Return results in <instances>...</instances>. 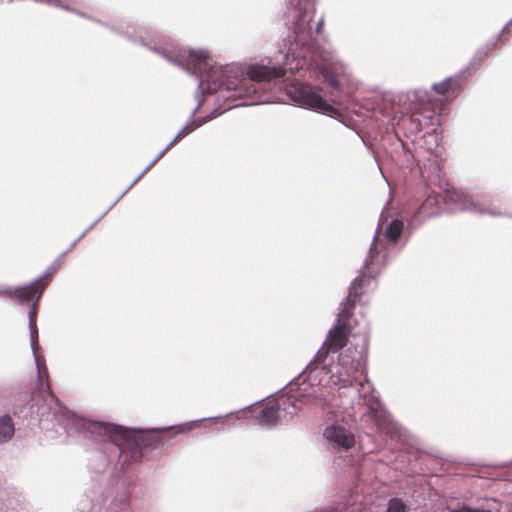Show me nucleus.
I'll return each mask as SVG.
<instances>
[{"label":"nucleus","instance_id":"nucleus-31","mask_svg":"<svg viewBox=\"0 0 512 512\" xmlns=\"http://www.w3.org/2000/svg\"><path fill=\"white\" fill-rule=\"evenodd\" d=\"M99 221H100V218H97V219L94 221V224H97Z\"/></svg>","mask_w":512,"mask_h":512},{"label":"nucleus","instance_id":"nucleus-20","mask_svg":"<svg viewBox=\"0 0 512 512\" xmlns=\"http://www.w3.org/2000/svg\"><path fill=\"white\" fill-rule=\"evenodd\" d=\"M56 270H57V266H52V265H51V266H49V267H48V269H47V271H46V273H45L44 275L40 276L39 278H37L36 280H34L32 283H35V286H36V287H38V286H44V285L41 283V282H42V280H43L45 277H47V276H49V275L53 274Z\"/></svg>","mask_w":512,"mask_h":512},{"label":"nucleus","instance_id":"nucleus-24","mask_svg":"<svg viewBox=\"0 0 512 512\" xmlns=\"http://www.w3.org/2000/svg\"><path fill=\"white\" fill-rule=\"evenodd\" d=\"M327 82L333 87V88H338V81L337 79L334 77V76H331V75H328V76H325Z\"/></svg>","mask_w":512,"mask_h":512},{"label":"nucleus","instance_id":"nucleus-15","mask_svg":"<svg viewBox=\"0 0 512 512\" xmlns=\"http://www.w3.org/2000/svg\"><path fill=\"white\" fill-rule=\"evenodd\" d=\"M14 423L10 416L4 415L0 417V444L10 440L14 435Z\"/></svg>","mask_w":512,"mask_h":512},{"label":"nucleus","instance_id":"nucleus-32","mask_svg":"<svg viewBox=\"0 0 512 512\" xmlns=\"http://www.w3.org/2000/svg\"><path fill=\"white\" fill-rule=\"evenodd\" d=\"M99 221H100V218H97V219L94 221V224H97Z\"/></svg>","mask_w":512,"mask_h":512},{"label":"nucleus","instance_id":"nucleus-13","mask_svg":"<svg viewBox=\"0 0 512 512\" xmlns=\"http://www.w3.org/2000/svg\"><path fill=\"white\" fill-rule=\"evenodd\" d=\"M228 69H220V72L223 74L217 78V80L214 79V69H212L206 76L205 81L207 82V93H213L217 92L218 90H222L224 87L227 91H234V86H239V82L233 83V82H226L224 79V74L227 73Z\"/></svg>","mask_w":512,"mask_h":512},{"label":"nucleus","instance_id":"nucleus-7","mask_svg":"<svg viewBox=\"0 0 512 512\" xmlns=\"http://www.w3.org/2000/svg\"><path fill=\"white\" fill-rule=\"evenodd\" d=\"M287 95L299 107L330 116L336 112L334 107L324 100L320 94V89L317 87L303 83H294L287 88Z\"/></svg>","mask_w":512,"mask_h":512},{"label":"nucleus","instance_id":"nucleus-12","mask_svg":"<svg viewBox=\"0 0 512 512\" xmlns=\"http://www.w3.org/2000/svg\"><path fill=\"white\" fill-rule=\"evenodd\" d=\"M367 409L372 410V416L375 418L376 427L380 432L386 435H390L391 437L400 434L399 425L394 422L390 416L382 415L378 411L374 410L370 405L367 407Z\"/></svg>","mask_w":512,"mask_h":512},{"label":"nucleus","instance_id":"nucleus-10","mask_svg":"<svg viewBox=\"0 0 512 512\" xmlns=\"http://www.w3.org/2000/svg\"><path fill=\"white\" fill-rule=\"evenodd\" d=\"M198 78V88L196 93V100H197V106L192 111L188 123L178 132V134L174 137V139L171 141L172 144H174L181 136L187 135L191 133L194 129L202 126L203 124L207 123L208 121L216 118L217 116H220L223 111L219 110L218 108H215L210 114H208L205 117L199 118L196 120L194 118L195 114L197 113L198 109L201 107V105L204 102L203 97V84L204 81L202 80L201 76H197Z\"/></svg>","mask_w":512,"mask_h":512},{"label":"nucleus","instance_id":"nucleus-30","mask_svg":"<svg viewBox=\"0 0 512 512\" xmlns=\"http://www.w3.org/2000/svg\"><path fill=\"white\" fill-rule=\"evenodd\" d=\"M99 221H100V218H97V219L94 221V224H97Z\"/></svg>","mask_w":512,"mask_h":512},{"label":"nucleus","instance_id":"nucleus-1","mask_svg":"<svg viewBox=\"0 0 512 512\" xmlns=\"http://www.w3.org/2000/svg\"><path fill=\"white\" fill-rule=\"evenodd\" d=\"M366 357V338H364L363 345L360 350L352 351L348 348L345 354L339 356V362L332 367L324 363H318L317 371L308 375L309 385L312 387L321 382L319 376L321 374H330L331 385L338 386L340 389L339 397L341 398V405L344 409L354 408L355 406L364 404L366 402V392H369L371 385L368 381H357L354 374L360 369L365 362ZM303 374H309L305 370L297 377L292 379L284 388L287 389V394L296 392L292 397L298 401L302 397L312 396L307 387L306 379L301 383Z\"/></svg>","mask_w":512,"mask_h":512},{"label":"nucleus","instance_id":"nucleus-21","mask_svg":"<svg viewBox=\"0 0 512 512\" xmlns=\"http://www.w3.org/2000/svg\"><path fill=\"white\" fill-rule=\"evenodd\" d=\"M56 270H57V266H52V265H51V266H49V267H48V269H47V271H46V273H45L44 275L40 276L39 278H37L36 280H34L32 283H35V286H36V287H38V286H44V285L41 283V282H42V280H43L45 277H47V276H49V275L53 274Z\"/></svg>","mask_w":512,"mask_h":512},{"label":"nucleus","instance_id":"nucleus-27","mask_svg":"<svg viewBox=\"0 0 512 512\" xmlns=\"http://www.w3.org/2000/svg\"><path fill=\"white\" fill-rule=\"evenodd\" d=\"M509 27H512V19L502 28L501 33H503Z\"/></svg>","mask_w":512,"mask_h":512},{"label":"nucleus","instance_id":"nucleus-23","mask_svg":"<svg viewBox=\"0 0 512 512\" xmlns=\"http://www.w3.org/2000/svg\"><path fill=\"white\" fill-rule=\"evenodd\" d=\"M92 227V225L90 227H88L84 232H82V234L77 238L75 239L69 246V248L64 251L61 255L65 256L66 253L70 252L74 247L75 245L77 244L78 241H80L86 234V232Z\"/></svg>","mask_w":512,"mask_h":512},{"label":"nucleus","instance_id":"nucleus-22","mask_svg":"<svg viewBox=\"0 0 512 512\" xmlns=\"http://www.w3.org/2000/svg\"><path fill=\"white\" fill-rule=\"evenodd\" d=\"M451 512H490V510L484 508H472L470 506H462L461 508L451 510Z\"/></svg>","mask_w":512,"mask_h":512},{"label":"nucleus","instance_id":"nucleus-26","mask_svg":"<svg viewBox=\"0 0 512 512\" xmlns=\"http://www.w3.org/2000/svg\"><path fill=\"white\" fill-rule=\"evenodd\" d=\"M323 25V18H320L316 24V32H320Z\"/></svg>","mask_w":512,"mask_h":512},{"label":"nucleus","instance_id":"nucleus-17","mask_svg":"<svg viewBox=\"0 0 512 512\" xmlns=\"http://www.w3.org/2000/svg\"><path fill=\"white\" fill-rule=\"evenodd\" d=\"M172 143L170 142L163 150H161L157 156L147 165V167L136 177V179L130 184L128 187L131 188L156 162H158L163 155L172 147Z\"/></svg>","mask_w":512,"mask_h":512},{"label":"nucleus","instance_id":"nucleus-16","mask_svg":"<svg viewBox=\"0 0 512 512\" xmlns=\"http://www.w3.org/2000/svg\"><path fill=\"white\" fill-rule=\"evenodd\" d=\"M403 221L394 219L390 222L389 226L385 229V235L389 241L395 243L399 239L403 231Z\"/></svg>","mask_w":512,"mask_h":512},{"label":"nucleus","instance_id":"nucleus-2","mask_svg":"<svg viewBox=\"0 0 512 512\" xmlns=\"http://www.w3.org/2000/svg\"><path fill=\"white\" fill-rule=\"evenodd\" d=\"M55 421L67 434H83L105 447V454L108 458L121 457L127 451L131 456L139 455L141 447L139 438L142 430L128 429L123 426L113 425L105 422L90 421L82 418L66 407L57 403L54 411Z\"/></svg>","mask_w":512,"mask_h":512},{"label":"nucleus","instance_id":"nucleus-11","mask_svg":"<svg viewBox=\"0 0 512 512\" xmlns=\"http://www.w3.org/2000/svg\"><path fill=\"white\" fill-rule=\"evenodd\" d=\"M324 438L334 450H349L355 444L354 434L347 428L338 424H331L324 430Z\"/></svg>","mask_w":512,"mask_h":512},{"label":"nucleus","instance_id":"nucleus-19","mask_svg":"<svg viewBox=\"0 0 512 512\" xmlns=\"http://www.w3.org/2000/svg\"><path fill=\"white\" fill-rule=\"evenodd\" d=\"M452 78L448 77L439 83H434L432 89L441 95H445L451 88Z\"/></svg>","mask_w":512,"mask_h":512},{"label":"nucleus","instance_id":"nucleus-28","mask_svg":"<svg viewBox=\"0 0 512 512\" xmlns=\"http://www.w3.org/2000/svg\"><path fill=\"white\" fill-rule=\"evenodd\" d=\"M47 390H48L49 394H51V395H52L51 390H50L49 383H47Z\"/></svg>","mask_w":512,"mask_h":512},{"label":"nucleus","instance_id":"nucleus-25","mask_svg":"<svg viewBox=\"0 0 512 512\" xmlns=\"http://www.w3.org/2000/svg\"><path fill=\"white\" fill-rule=\"evenodd\" d=\"M63 258L64 256L63 255H60L53 263H52V266H57V269L60 267V265L62 264V261H63Z\"/></svg>","mask_w":512,"mask_h":512},{"label":"nucleus","instance_id":"nucleus-9","mask_svg":"<svg viewBox=\"0 0 512 512\" xmlns=\"http://www.w3.org/2000/svg\"><path fill=\"white\" fill-rule=\"evenodd\" d=\"M161 55L168 62L178 66L179 68L190 72V66H193L194 70L201 71L208 65L207 60L209 53L205 49H194L188 51V59L184 58V55L177 53V55H170L166 51H162Z\"/></svg>","mask_w":512,"mask_h":512},{"label":"nucleus","instance_id":"nucleus-5","mask_svg":"<svg viewBox=\"0 0 512 512\" xmlns=\"http://www.w3.org/2000/svg\"><path fill=\"white\" fill-rule=\"evenodd\" d=\"M442 202L445 204V209L450 212L469 211L481 215L488 213L493 216L501 214L496 210L484 208L482 204L475 202L462 192L447 190L443 195L427 196L415 213V216L430 217L440 214L444 209L441 206Z\"/></svg>","mask_w":512,"mask_h":512},{"label":"nucleus","instance_id":"nucleus-8","mask_svg":"<svg viewBox=\"0 0 512 512\" xmlns=\"http://www.w3.org/2000/svg\"><path fill=\"white\" fill-rule=\"evenodd\" d=\"M285 69L281 66H267L251 64L246 69L248 79L239 81V86H234V97H248L256 92V89L250 83L270 82L271 80L284 76Z\"/></svg>","mask_w":512,"mask_h":512},{"label":"nucleus","instance_id":"nucleus-3","mask_svg":"<svg viewBox=\"0 0 512 512\" xmlns=\"http://www.w3.org/2000/svg\"><path fill=\"white\" fill-rule=\"evenodd\" d=\"M378 253V234L376 233L370 245L368 256L364 261L363 269L360 275L351 283L348 296L346 301L341 304L334 326L328 331L323 346L306 365L305 372H309L310 376L317 371L318 363H324V361H326L329 352H338L346 345L347 332L349 331L347 318L355 307V299L362 294V288L367 282H371L373 278L371 265L373 264L374 257Z\"/></svg>","mask_w":512,"mask_h":512},{"label":"nucleus","instance_id":"nucleus-6","mask_svg":"<svg viewBox=\"0 0 512 512\" xmlns=\"http://www.w3.org/2000/svg\"><path fill=\"white\" fill-rule=\"evenodd\" d=\"M44 289L45 286L36 287L35 283H30L23 287L15 288L13 291L11 288L0 290V292L9 295H12V293L14 292L15 297L19 300L21 304H28L30 301H32L31 308L29 311L30 346L36 363L38 377L41 376V371L39 368L38 358L36 356V352L39 348L38 329L36 326V306Z\"/></svg>","mask_w":512,"mask_h":512},{"label":"nucleus","instance_id":"nucleus-4","mask_svg":"<svg viewBox=\"0 0 512 512\" xmlns=\"http://www.w3.org/2000/svg\"><path fill=\"white\" fill-rule=\"evenodd\" d=\"M315 13L314 0H286L284 22L288 30L283 40L285 65H307L306 56L312 47L311 22Z\"/></svg>","mask_w":512,"mask_h":512},{"label":"nucleus","instance_id":"nucleus-18","mask_svg":"<svg viewBox=\"0 0 512 512\" xmlns=\"http://www.w3.org/2000/svg\"><path fill=\"white\" fill-rule=\"evenodd\" d=\"M386 512H406V506L399 498H391L388 501Z\"/></svg>","mask_w":512,"mask_h":512},{"label":"nucleus","instance_id":"nucleus-29","mask_svg":"<svg viewBox=\"0 0 512 512\" xmlns=\"http://www.w3.org/2000/svg\"><path fill=\"white\" fill-rule=\"evenodd\" d=\"M99 221H100V218H97V219L94 221V224H97Z\"/></svg>","mask_w":512,"mask_h":512},{"label":"nucleus","instance_id":"nucleus-14","mask_svg":"<svg viewBox=\"0 0 512 512\" xmlns=\"http://www.w3.org/2000/svg\"><path fill=\"white\" fill-rule=\"evenodd\" d=\"M257 419L259 424L269 428L276 425L278 421V408L273 406L263 408Z\"/></svg>","mask_w":512,"mask_h":512}]
</instances>
